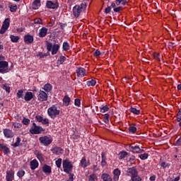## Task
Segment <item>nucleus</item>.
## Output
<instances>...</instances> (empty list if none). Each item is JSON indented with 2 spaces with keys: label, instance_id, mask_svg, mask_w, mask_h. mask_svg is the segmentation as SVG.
<instances>
[{
  "label": "nucleus",
  "instance_id": "1",
  "mask_svg": "<svg viewBox=\"0 0 181 181\" xmlns=\"http://www.w3.org/2000/svg\"><path fill=\"white\" fill-rule=\"evenodd\" d=\"M47 114L50 118L52 119H54L60 114V110L57 109V107L56 106H52L48 108L47 110Z\"/></svg>",
  "mask_w": 181,
  "mask_h": 181
},
{
  "label": "nucleus",
  "instance_id": "2",
  "mask_svg": "<svg viewBox=\"0 0 181 181\" xmlns=\"http://www.w3.org/2000/svg\"><path fill=\"white\" fill-rule=\"evenodd\" d=\"M86 8V6L84 4H81V5H76L73 8L74 16H75V18H78L81 12H83Z\"/></svg>",
  "mask_w": 181,
  "mask_h": 181
},
{
  "label": "nucleus",
  "instance_id": "3",
  "mask_svg": "<svg viewBox=\"0 0 181 181\" xmlns=\"http://www.w3.org/2000/svg\"><path fill=\"white\" fill-rule=\"evenodd\" d=\"M59 49H60V45L59 44H52V42H48L47 44V49L48 52H52V56L54 54H57V52H59Z\"/></svg>",
  "mask_w": 181,
  "mask_h": 181
},
{
  "label": "nucleus",
  "instance_id": "4",
  "mask_svg": "<svg viewBox=\"0 0 181 181\" xmlns=\"http://www.w3.org/2000/svg\"><path fill=\"white\" fill-rule=\"evenodd\" d=\"M45 129L42 128L40 126L36 125V123L33 122L30 129V132L33 135H38L39 134H42Z\"/></svg>",
  "mask_w": 181,
  "mask_h": 181
},
{
  "label": "nucleus",
  "instance_id": "5",
  "mask_svg": "<svg viewBox=\"0 0 181 181\" xmlns=\"http://www.w3.org/2000/svg\"><path fill=\"white\" fill-rule=\"evenodd\" d=\"M39 141L44 146H49L53 142L52 136H43L39 138Z\"/></svg>",
  "mask_w": 181,
  "mask_h": 181
},
{
  "label": "nucleus",
  "instance_id": "6",
  "mask_svg": "<svg viewBox=\"0 0 181 181\" xmlns=\"http://www.w3.org/2000/svg\"><path fill=\"white\" fill-rule=\"evenodd\" d=\"M11 69H9V64L6 61H0V74H5L9 73Z\"/></svg>",
  "mask_w": 181,
  "mask_h": 181
},
{
  "label": "nucleus",
  "instance_id": "7",
  "mask_svg": "<svg viewBox=\"0 0 181 181\" xmlns=\"http://www.w3.org/2000/svg\"><path fill=\"white\" fill-rule=\"evenodd\" d=\"M62 166L64 172H66V173H69L73 170V164L69 160H63Z\"/></svg>",
  "mask_w": 181,
  "mask_h": 181
},
{
  "label": "nucleus",
  "instance_id": "8",
  "mask_svg": "<svg viewBox=\"0 0 181 181\" xmlns=\"http://www.w3.org/2000/svg\"><path fill=\"white\" fill-rule=\"evenodd\" d=\"M11 23V19L10 18H6L4 21L3 22L2 26L0 29V34L4 35L6 30H8L9 28V25Z\"/></svg>",
  "mask_w": 181,
  "mask_h": 181
},
{
  "label": "nucleus",
  "instance_id": "9",
  "mask_svg": "<svg viewBox=\"0 0 181 181\" xmlns=\"http://www.w3.org/2000/svg\"><path fill=\"white\" fill-rule=\"evenodd\" d=\"M137 174H138V170H136V168H135L134 167H132V168H129L126 170L125 176H129L132 179V177L136 176Z\"/></svg>",
  "mask_w": 181,
  "mask_h": 181
},
{
  "label": "nucleus",
  "instance_id": "10",
  "mask_svg": "<svg viewBox=\"0 0 181 181\" xmlns=\"http://www.w3.org/2000/svg\"><path fill=\"white\" fill-rule=\"evenodd\" d=\"M76 76L78 78H83L87 76V70L83 67H78L76 70Z\"/></svg>",
  "mask_w": 181,
  "mask_h": 181
},
{
  "label": "nucleus",
  "instance_id": "11",
  "mask_svg": "<svg viewBox=\"0 0 181 181\" xmlns=\"http://www.w3.org/2000/svg\"><path fill=\"white\" fill-rule=\"evenodd\" d=\"M13 179H15V171L12 169L8 170L6 171V180L12 181Z\"/></svg>",
  "mask_w": 181,
  "mask_h": 181
},
{
  "label": "nucleus",
  "instance_id": "12",
  "mask_svg": "<svg viewBox=\"0 0 181 181\" xmlns=\"http://www.w3.org/2000/svg\"><path fill=\"white\" fill-rule=\"evenodd\" d=\"M46 6L48 9H57L59 8V2L57 1H47Z\"/></svg>",
  "mask_w": 181,
  "mask_h": 181
},
{
  "label": "nucleus",
  "instance_id": "13",
  "mask_svg": "<svg viewBox=\"0 0 181 181\" xmlns=\"http://www.w3.org/2000/svg\"><path fill=\"white\" fill-rule=\"evenodd\" d=\"M38 101H47V93L44 90H40L37 95Z\"/></svg>",
  "mask_w": 181,
  "mask_h": 181
},
{
  "label": "nucleus",
  "instance_id": "14",
  "mask_svg": "<svg viewBox=\"0 0 181 181\" xmlns=\"http://www.w3.org/2000/svg\"><path fill=\"white\" fill-rule=\"evenodd\" d=\"M35 40L33 35H30V34H27L24 35V42L25 45H32Z\"/></svg>",
  "mask_w": 181,
  "mask_h": 181
},
{
  "label": "nucleus",
  "instance_id": "15",
  "mask_svg": "<svg viewBox=\"0 0 181 181\" xmlns=\"http://www.w3.org/2000/svg\"><path fill=\"white\" fill-rule=\"evenodd\" d=\"M129 150L131 152H133V153H141V152H144V150L141 149L139 146L134 144L130 145Z\"/></svg>",
  "mask_w": 181,
  "mask_h": 181
},
{
  "label": "nucleus",
  "instance_id": "16",
  "mask_svg": "<svg viewBox=\"0 0 181 181\" xmlns=\"http://www.w3.org/2000/svg\"><path fill=\"white\" fill-rule=\"evenodd\" d=\"M121 175V170L118 168H115L113 170V181L119 180V176Z\"/></svg>",
  "mask_w": 181,
  "mask_h": 181
},
{
  "label": "nucleus",
  "instance_id": "17",
  "mask_svg": "<svg viewBox=\"0 0 181 181\" xmlns=\"http://www.w3.org/2000/svg\"><path fill=\"white\" fill-rule=\"evenodd\" d=\"M4 135L6 138H13L14 136V134L13 132H12V130L9 129H4Z\"/></svg>",
  "mask_w": 181,
  "mask_h": 181
},
{
  "label": "nucleus",
  "instance_id": "18",
  "mask_svg": "<svg viewBox=\"0 0 181 181\" xmlns=\"http://www.w3.org/2000/svg\"><path fill=\"white\" fill-rule=\"evenodd\" d=\"M51 151L52 153H54L55 155H62L64 152V151L63 150V148H62V147H57V146L52 148Z\"/></svg>",
  "mask_w": 181,
  "mask_h": 181
},
{
  "label": "nucleus",
  "instance_id": "19",
  "mask_svg": "<svg viewBox=\"0 0 181 181\" xmlns=\"http://www.w3.org/2000/svg\"><path fill=\"white\" fill-rule=\"evenodd\" d=\"M42 170L45 175H50L52 173V167L47 164L42 165Z\"/></svg>",
  "mask_w": 181,
  "mask_h": 181
},
{
  "label": "nucleus",
  "instance_id": "20",
  "mask_svg": "<svg viewBox=\"0 0 181 181\" xmlns=\"http://www.w3.org/2000/svg\"><path fill=\"white\" fill-rule=\"evenodd\" d=\"M80 166L81 168H87V166H90V160H87V158L86 157H83L80 162Z\"/></svg>",
  "mask_w": 181,
  "mask_h": 181
},
{
  "label": "nucleus",
  "instance_id": "21",
  "mask_svg": "<svg viewBox=\"0 0 181 181\" xmlns=\"http://www.w3.org/2000/svg\"><path fill=\"white\" fill-rule=\"evenodd\" d=\"M30 166L31 170H35V169H37V168H39V162H37V160L34 159L30 161Z\"/></svg>",
  "mask_w": 181,
  "mask_h": 181
},
{
  "label": "nucleus",
  "instance_id": "22",
  "mask_svg": "<svg viewBox=\"0 0 181 181\" xmlns=\"http://www.w3.org/2000/svg\"><path fill=\"white\" fill-rule=\"evenodd\" d=\"M47 28L45 27H42L40 30H39V37H46L47 35Z\"/></svg>",
  "mask_w": 181,
  "mask_h": 181
},
{
  "label": "nucleus",
  "instance_id": "23",
  "mask_svg": "<svg viewBox=\"0 0 181 181\" xmlns=\"http://www.w3.org/2000/svg\"><path fill=\"white\" fill-rule=\"evenodd\" d=\"M35 97V95H33V93L32 92H26L25 95L24 96L25 101H30Z\"/></svg>",
  "mask_w": 181,
  "mask_h": 181
},
{
  "label": "nucleus",
  "instance_id": "24",
  "mask_svg": "<svg viewBox=\"0 0 181 181\" xmlns=\"http://www.w3.org/2000/svg\"><path fill=\"white\" fill-rule=\"evenodd\" d=\"M70 97L69 95H65L63 98V104L65 107H69L70 105Z\"/></svg>",
  "mask_w": 181,
  "mask_h": 181
},
{
  "label": "nucleus",
  "instance_id": "25",
  "mask_svg": "<svg viewBox=\"0 0 181 181\" xmlns=\"http://www.w3.org/2000/svg\"><path fill=\"white\" fill-rule=\"evenodd\" d=\"M103 181H112V177L107 173H103L101 175Z\"/></svg>",
  "mask_w": 181,
  "mask_h": 181
},
{
  "label": "nucleus",
  "instance_id": "26",
  "mask_svg": "<svg viewBox=\"0 0 181 181\" xmlns=\"http://www.w3.org/2000/svg\"><path fill=\"white\" fill-rule=\"evenodd\" d=\"M0 149L4 152V153H9L11 152V150H9V148L6 146L5 144H0Z\"/></svg>",
  "mask_w": 181,
  "mask_h": 181
},
{
  "label": "nucleus",
  "instance_id": "27",
  "mask_svg": "<svg viewBox=\"0 0 181 181\" xmlns=\"http://www.w3.org/2000/svg\"><path fill=\"white\" fill-rule=\"evenodd\" d=\"M101 158H102V161L100 163V165L101 166H105V165H107V157H106L105 153L102 152Z\"/></svg>",
  "mask_w": 181,
  "mask_h": 181
},
{
  "label": "nucleus",
  "instance_id": "28",
  "mask_svg": "<svg viewBox=\"0 0 181 181\" xmlns=\"http://www.w3.org/2000/svg\"><path fill=\"white\" fill-rule=\"evenodd\" d=\"M33 9H39L40 8V0H35L32 4Z\"/></svg>",
  "mask_w": 181,
  "mask_h": 181
},
{
  "label": "nucleus",
  "instance_id": "29",
  "mask_svg": "<svg viewBox=\"0 0 181 181\" xmlns=\"http://www.w3.org/2000/svg\"><path fill=\"white\" fill-rule=\"evenodd\" d=\"M66 59V57L63 55H60L59 58L57 61V66H60V64H63Z\"/></svg>",
  "mask_w": 181,
  "mask_h": 181
},
{
  "label": "nucleus",
  "instance_id": "30",
  "mask_svg": "<svg viewBox=\"0 0 181 181\" xmlns=\"http://www.w3.org/2000/svg\"><path fill=\"white\" fill-rule=\"evenodd\" d=\"M10 39L13 43H18L19 42V39H21V37L10 35Z\"/></svg>",
  "mask_w": 181,
  "mask_h": 181
},
{
  "label": "nucleus",
  "instance_id": "31",
  "mask_svg": "<svg viewBox=\"0 0 181 181\" xmlns=\"http://www.w3.org/2000/svg\"><path fill=\"white\" fill-rule=\"evenodd\" d=\"M88 87H94V86H95V84H97V81L94 79H88V81L86 83Z\"/></svg>",
  "mask_w": 181,
  "mask_h": 181
},
{
  "label": "nucleus",
  "instance_id": "32",
  "mask_svg": "<svg viewBox=\"0 0 181 181\" xmlns=\"http://www.w3.org/2000/svg\"><path fill=\"white\" fill-rule=\"evenodd\" d=\"M129 112L132 114H134L135 115H139L141 114V110L135 108V107H131L129 109Z\"/></svg>",
  "mask_w": 181,
  "mask_h": 181
},
{
  "label": "nucleus",
  "instance_id": "33",
  "mask_svg": "<svg viewBox=\"0 0 181 181\" xmlns=\"http://www.w3.org/2000/svg\"><path fill=\"white\" fill-rule=\"evenodd\" d=\"M62 49L64 52H68L70 50V45L67 42H64L62 45Z\"/></svg>",
  "mask_w": 181,
  "mask_h": 181
},
{
  "label": "nucleus",
  "instance_id": "34",
  "mask_svg": "<svg viewBox=\"0 0 181 181\" xmlns=\"http://www.w3.org/2000/svg\"><path fill=\"white\" fill-rule=\"evenodd\" d=\"M42 90H45L47 93H49V91H52V86L50 83H47L44 86Z\"/></svg>",
  "mask_w": 181,
  "mask_h": 181
},
{
  "label": "nucleus",
  "instance_id": "35",
  "mask_svg": "<svg viewBox=\"0 0 181 181\" xmlns=\"http://www.w3.org/2000/svg\"><path fill=\"white\" fill-rule=\"evenodd\" d=\"M1 88H3V90H5L6 93H11V87L9 86V85L6 83L3 84L1 86Z\"/></svg>",
  "mask_w": 181,
  "mask_h": 181
},
{
  "label": "nucleus",
  "instance_id": "36",
  "mask_svg": "<svg viewBox=\"0 0 181 181\" xmlns=\"http://www.w3.org/2000/svg\"><path fill=\"white\" fill-rule=\"evenodd\" d=\"M129 181H142V178L137 174L132 177Z\"/></svg>",
  "mask_w": 181,
  "mask_h": 181
},
{
  "label": "nucleus",
  "instance_id": "37",
  "mask_svg": "<svg viewBox=\"0 0 181 181\" xmlns=\"http://www.w3.org/2000/svg\"><path fill=\"white\" fill-rule=\"evenodd\" d=\"M97 175L95 174H91L89 175L88 181H98Z\"/></svg>",
  "mask_w": 181,
  "mask_h": 181
},
{
  "label": "nucleus",
  "instance_id": "38",
  "mask_svg": "<svg viewBox=\"0 0 181 181\" xmlns=\"http://www.w3.org/2000/svg\"><path fill=\"white\" fill-rule=\"evenodd\" d=\"M108 110H110V108L108 107L107 105L101 106L100 107V112H103V113L107 112H108Z\"/></svg>",
  "mask_w": 181,
  "mask_h": 181
},
{
  "label": "nucleus",
  "instance_id": "39",
  "mask_svg": "<svg viewBox=\"0 0 181 181\" xmlns=\"http://www.w3.org/2000/svg\"><path fill=\"white\" fill-rule=\"evenodd\" d=\"M127 155L128 153L126 151H122L119 153V159H124V158L127 157Z\"/></svg>",
  "mask_w": 181,
  "mask_h": 181
},
{
  "label": "nucleus",
  "instance_id": "40",
  "mask_svg": "<svg viewBox=\"0 0 181 181\" xmlns=\"http://www.w3.org/2000/svg\"><path fill=\"white\" fill-rule=\"evenodd\" d=\"M62 161H63V160L62 158H58L57 160L55 161V165L59 169H60V168H62Z\"/></svg>",
  "mask_w": 181,
  "mask_h": 181
},
{
  "label": "nucleus",
  "instance_id": "41",
  "mask_svg": "<svg viewBox=\"0 0 181 181\" xmlns=\"http://www.w3.org/2000/svg\"><path fill=\"white\" fill-rule=\"evenodd\" d=\"M103 122L105 124H108L110 122V115L105 114L103 117Z\"/></svg>",
  "mask_w": 181,
  "mask_h": 181
},
{
  "label": "nucleus",
  "instance_id": "42",
  "mask_svg": "<svg viewBox=\"0 0 181 181\" xmlns=\"http://www.w3.org/2000/svg\"><path fill=\"white\" fill-rule=\"evenodd\" d=\"M17 176L18 177H23V176H25V170H19L18 172H17Z\"/></svg>",
  "mask_w": 181,
  "mask_h": 181
},
{
  "label": "nucleus",
  "instance_id": "43",
  "mask_svg": "<svg viewBox=\"0 0 181 181\" xmlns=\"http://www.w3.org/2000/svg\"><path fill=\"white\" fill-rule=\"evenodd\" d=\"M37 57H40V59H43L45 57H47V54L43 53V52H38L37 54Z\"/></svg>",
  "mask_w": 181,
  "mask_h": 181
},
{
  "label": "nucleus",
  "instance_id": "44",
  "mask_svg": "<svg viewBox=\"0 0 181 181\" xmlns=\"http://www.w3.org/2000/svg\"><path fill=\"white\" fill-rule=\"evenodd\" d=\"M11 12H16V10L18 9V6L16 5H10L9 6Z\"/></svg>",
  "mask_w": 181,
  "mask_h": 181
},
{
  "label": "nucleus",
  "instance_id": "45",
  "mask_svg": "<svg viewBox=\"0 0 181 181\" xmlns=\"http://www.w3.org/2000/svg\"><path fill=\"white\" fill-rule=\"evenodd\" d=\"M23 91H24L23 89H21L18 90V93H17L18 98H22V97H23Z\"/></svg>",
  "mask_w": 181,
  "mask_h": 181
},
{
  "label": "nucleus",
  "instance_id": "46",
  "mask_svg": "<svg viewBox=\"0 0 181 181\" xmlns=\"http://www.w3.org/2000/svg\"><path fill=\"white\" fill-rule=\"evenodd\" d=\"M41 123L42 124V125H46V127H49V119L47 118H44L42 119V122H41Z\"/></svg>",
  "mask_w": 181,
  "mask_h": 181
},
{
  "label": "nucleus",
  "instance_id": "47",
  "mask_svg": "<svg viewBox=\"0 0 181 181\" xmlns=\"http://www.w3.org/2000/svg\"><path fill=\"white\" fill-rule=\"evenodd\" d=\"M34 23L38 24V25H43V21H42L41 18H35Z\"/></svg>",
  "mask_w": 181,
  "mask_h": 181
},
{
  "label": "nucleus",
  "instance_id": "48",
  "mask_svg": "<svg viewBox=\"0 0 181 181\" xmlns=\"http://www.w3.org/2000/svg\"><path fill=\"white\" fill-rule=\"evenodd\" d=\"M13 125L15 129H19L20 128H22V124L21 123L15 122L13 124Z\"/></svg>",
  "mask_w": 181,
  "mask_h": 181
},
{
  "label": "nucleus",
  "instance_id": "49",
  "mask_svg": "<svg viewBox=\"0 0 181 181\" xmlns=\"http://www.w3.org/2000/svg\"><path fill=\"white\" fill-rule=\"evenodd\" d=\"M148 156H149L148 153H143L139 156V158L142 160H145V159H148Z\"/></svg>",
  "mask_w": 181,
  "mask_h": 181
},
{
  "label": "nucleus",
  "instance_id": "50",
  "mask_svg": "<svg viewBox=\"0 0 181 181\" xmlns=\"http://www.w3.org/2000/svg\"><path fill=\"white\" fill-rule=\"evenodd\" d=\"M74 105H76V107H80V105H81V100L78 98L75 99Z\"/></svg>",
  "mask_w": 181,
  "mask_h": 181
},
{
  "label": "nucleus",
  "instance_id": "51",
  "mask_svg": "<svg viewBox=\"0 0 181 181\" xmlns=\"http://www.w3.org/2000/svg\"><path fill=\"white\" fill-rule=\"evenodd\" d=\"M22 122L24 125H29L30 124V119L24 117Z\"/></svg>",
  "mask_w": 181,
  "mask_h": 181
},
{
  "label": "nucleus",
  "instance_id": "52",
  "mask_svg": "<svg viewBox=\"0 0 181 181\" xmlns=\"http://www.w3.org/2000/svg\"><path fill=\"white\" fill-rule=\"evenodd\" d=\"M177 122H180V121H181V107L180 108V110L177 114Z\"/></svg>",
  "mask_w": 181,
  "mask_h": 181
},
{
  "label": "nucleus",
  "instance_id": "53",
  "mask_svg": "<svg viewBox=\"0 0 181 181\" xmlns=\"http://www.w3.org/2000/svg\"><path fill=\"white\" fill-rule=\"evenodd\" d=\"M129 132H132V134H135L136 132V128L134 126H130L129 127Z\"/></svg>",
  "mask_w": 181,
  "mask_h": 181
},
{
  "label": "nucleus",
  "instance_id": "54",
  "mask_svg": "<svg viewBox=\"0 0 181 181\" xmlns=\"http://www.w3.org/2000/svg\"><path fill=\"white\" fill-rule=\"evenodd\" d=\"M35 155H36V158H37L39 160H43V156H42V155L40 154V153H39V151H36Z\"/></svg>",
  "mask_w": 181,
  "mask_h": 181
},
{
  "label": "nucleus",
  "instance_id": "55",
  "mask_svg": "<svg viewBox=\"0 0 181 181\" xmlns=\"http://www.w3.org/2000/svg\"><path fill=\"white\" fill-rule=\"evenodd\" d=\"M43 117L40 116V115H36L35 116V119L36 121H37V122H42L43 121Z\"/></svg>",
  "mask_w": 181,
  "mask_h": 181
},
{
  "label": "nucleus",
  "instance_id": "56",
  "mask_svg": "<svg viewBox=\"0 0 181 181\" xmlns=\"http://www.w3.org/2000/svg\"><path fill=\"white\" fill-rule=\"evenodd\" d=\"M21 139L19 137L16 138V143L13 144V146H19L21 145Z\"/></svg>",
  "mask_w": 181,
  "mask_h": 181
},
{
  "label": "nucleus",
  "instance_id": "57",
  "mask_svg": "<svg viewBox=\"0 0 181 181\" xmlns=\"http://www.w3.org/2000/svg\"><path fill=\"white\" fill-rule=\"evenodd\" d=\"M93 54H94L95 57H98L101 56V52H100V50L97 49L93 52Z\"/></svg>",
  "mask_w": 181,
  "mask_h": 181
},
{
  "label": "nucleus",
  "instance_id": "58",
  "mask_svg": "<svg viewBox=\"0 0 181 181\" xmlns=\"http://www.w3.org/2000/svg\"><path fill=\"white\" fill-rule=\"evenodd\" d=\"M153 57L156 60H159V57H160V54H159V53H153Z\"/></svg>",
  "mask_w": 181,
  "mask_h": 181
},
{
  "label": "nucleus",
  "instance_id": "59",
  "mask_svg": "<svg viewBox=\"0 0 181 181\" xmlns=\"http://www.w3.org/2000/svg\"><path fill=\"white\" fill-rule=\"evenodd\" d=\"M111 12V6H107L105 8V13H110Z\"/></svg>",
  "mask_w": 181,
  "mask_h": 181
},
{
  "label": "nucleus",
  "instance_id": "60",
  "mask_svg": "<svg viewBox=\"0 0 181 181\" xmlns=\"http://www.w3.org/2000/svg\"><path fill=\"white\" fill-rule=\"evenodd\" d=\"M117 2H119V4H122V5H126L127 4V0H116Z\"/></svg>",
  "mask_w": 181,
  "mask_h": 181
},
{
  "label": "nucleus",
  "instance_id": "61",
  "mask_svg": "<svg viewBox=\"0 0 181 181\" xmlns=\"http://www.w3.org/2000/svg\"><path fill=\"white\" fill-rule=\"evenodd\" d=\"M175 145H177V146H181V137L176 141Z\"/></svg>",
  "mask_w": 181,
  "mask_h": 181
},
{
  "label": "nucleus",
  "instance_id": "62",
  "mask_svg": "<svg viewBox=\"0 0 181 181\" xmlns=\"http://www.w3.org/2000/svg\"><path fill=\"white\" fill-rule=\"evenodd\" d=\"M122 9V7L119 6V7L115 8L114 11L115 12H119Z\"/></svg>",
  "mask_w": 181,
  "mask_h": 181
},
{
  "label": "nucleus",
  "instance_id": "63",
  "mask_svg": "<svg viewBox=\"0 0 181 181\" xmlns=\"http://www.w3.org/2000/svg\"><path fill=\"white\" fill-rule=\"evenodd\" d=\"M160 166L165 169V168H168V164L165 162H163L161 163Z\"/></svg>",
  "mask_w": 181,
  "mask_h": 181
},
{
  "label": "nucleus",
  "instance_id": "64",
  "mask_svg": "<svg viewBox=\"0 0 181 181\" xmlns=\"http://www.w3.org/2000/svg\"><path fill=\"white\" fill-rule=\"evenodd\" d=\"M25 29L23 28H17L16 31L18 33H22V32H23Z\"/></svg>",
  "mask_w": 181,
  "mask_h": 181
}]
</instances>
